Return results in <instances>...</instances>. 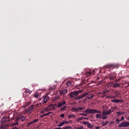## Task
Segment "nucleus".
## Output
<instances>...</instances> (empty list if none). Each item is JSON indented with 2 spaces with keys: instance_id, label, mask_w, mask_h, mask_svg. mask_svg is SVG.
Wrapping results in <instances>:
<instances>
[{
  "instance_id": "obj_1",
  "label": "nucleus",
  "mask_w": 129,
  "mask_h": 129,
  "mask_svg": "<svg viewBox=\"0 0 129 129\" xmlns=\"http://www.w3.org/2000/svg\"><path fill=\"white\" fill-rule=\"evenodd\" d=\"M83 92V90H82L72 92L70 93V97H71V98H74V99H75V97L79 95V93H81V92Z\"/></svg>"
},
{
  "instance_id": "obj_56",
  "label": "nucleus",
  "mask_w": 129,
  "mask_h": 129,
  "mask_svg": "<svg viewBox=\"0 0 129 129\" xmlns=\"http://www.w3.org/2000/svg\"><path fill=\"white\" fill-rule=\"evenodd\" d=\"M54 129H62L61 127H55Z\"/></svg>"
},
{
  "instance_id": "obj_61",
  "label": "nucleus",
  "mask_w": 129,
  "mask_h": 129,
  "mask_svg": "<svg viewBox=\"0 0 129 129\" xmlns=\"http://www.w3.org/2000/svg\"><path fill=\"white\" fill-rule=\"evenodd\" d=\"M113 84V83H111V84L112 85Z\"/></svg>"
},
{
  "instance_id": "obj_13",
  "label": "nucleus",
  "mask_w": 129,
  "mask_h": 129,
  "mask_svg": "<svg viewBox=\"0 0 129 129\" xmlns=\"http://www.w3.org/2000/svg\"><path fill=\"white\" fill-rule=\"evenodd\" d=\"M67 92H68V90L67 89H64L62 91H60V94L61 95L62 94H66V93H67Z\"/></svg>"
},
{
  "instance_id": "obj_43",
  "label": "nucleus",
  "mask_w": 129,
  "mask_h": 129,
  "mask_svg": "<svg viewBox=\"0 0 129 129\" xmlns=\"http://www.w3.org/2000/svg\"><path fill=\"white\" fill-rule=\"evenodd\" d=\"M102 114H103V115H105V114H107V112L106 111H103V112H102Z\"/></svg>"
},
{
  "instance_id": "obj_48",
  "label": "nucleus",
  "mask_w": 129,
  "mask_h": 129,
  "mask_svg": "<svg viewBox=\"0 0 129 129\" xmlns=\"http://www.w3.org/2000/svg\"><path fill=\"white\" fill-rule=\"evenodd\" d=\"M102 82L100 81V82H98V85H101V84H102Z\"/></svg>"
},
{
  "instance_id": "obj_12",
  "label": "nucleus",
  "mask_w": 129,
  "mask_h": 129,
  "mask_svg": "<svg viewBox=\"0 0 129 129\" xmlns=\"http://www.w3.org/2000/svg\"><path fill=\"white\" fill-rule=\"evenodd\" d=\"M108 123H109V121L108 120H106V122L103 121L101 122V124L103 126H106V125H107Z\"/></svg>"
},
{
  "instance_id": "obj_38",
  "label": "nucleus",
  "mask_w": 129,
  "mask_h": 129,
  "mask_svg": "<svg viewBox=\"0 0 129 129\" xmlns=\"http://www.w3.org/2000/svg\"><path fill=\"white\" fill-rule=\"evenodd\" d=\"M120 121H121L120 120H119V119H116V122L117 123V124H118V123H119V122H120Z\"/></svg>"
},
{
  "instance_id": "obj_49",
  "label": "nucleus",
  "mask_w": 129,
  "mask_h": 129,
  "mask_svg": "<svg viewBox=\"0 0 129 129\" xmlns=\"http://www.w3.org/2000/svg\"><path fill=\"white\" fill-rule=\"evenodd\" d=\"M105 96H106V94L105 93H103V95L102 96V97H105Z\"/></svg>"
},
{
  "instance_id": "obj_37",
  "label": "nucleus",
  "mask_w": 129,
  "mask_h": 129,
  "mask_svg": "<svg viewBox=\"0 0 129 129\" xmlns=\"http://www.w3.org/2000/svg\"><path fill=\"white\" fill-rule=\"evenodd\" d=\"M51 113H52V112H49L47 113L44 114L43 115H44V116H47V115H49V114H51Z\"/></svg>"
},
{
  "instance_id": "obj_44",
  "label": "nucleus",
  "mask_w": 129,
  "mask_h": 129,
  "mask_svg": "<svg viewBox=\"0 0 129 129\" xmlns=\"http://www.w3.org/2000/svg\"><path fill=\"white\" fill-rule=\"evenodd\" d=\"M34 97L36 98H38V97H39V95H38L37 93L35 94L34 95Z\"/></svg>"
},
{
  "instance_id": "obj_36",
  "label": "nucleus",
  "mask_w": 129,
  "mask_h": 129,
  "mask_svg": "<svg viewBox=\"0 0 129 129\" xmlns=\"http://www.w3.org/2000/svg\"><path fill=\"white\" fill-rule=\"evenodd\" d=\"M107 118V116L106 115H103L102 117V119H106Z\"/></svg>"
},
{
  "instance_id": "obj_53",
  "label": "nucleus",
  "mask_w": 129,
  "mask_h": 129,
  "mask_svg": "<svg viewBox=\"0 0 129 129\" xmlns=\"http://www.w3.org/2000/svg\"><path fill=\"white\" fill-rule=\"evenodd\" d=\"M95 129H99V128H100V127H99V126H95Z\"/></svg>"
},
{
  "instance_id": "obj_25",
  "label": "nucleus",
  "mask_w": 129,
  "mask_h": 129,
  "mask_svg": "<svg viewBox=\"0 0 129 129\" xmlns=\"http://www.w3.org/2000/svg\"><path fill=\"white\" fill-rule=\"evenodd\" d=\"M31 104V103L30 102H28L26 103L25 105H24V108H26L27 107Z\"/></svg>"
},
{
  "instance_id": "obj_9",
  "label": "nucleus",
  "mask_w": 129,
  "mask_h": 129,
  "mask_svg": "<svg viewBox=\"0 0 129 129\" xmlns=\"http://www.w3.org/2000/svg\"><path fill=\"white\" fill-rule=\"evenodd\" d=\"M27 93H29V94H31V91L29 90H27L23 93V96H24L25 98H28V97L27 96Z\"/></svg>"
},
{
  "instance_id": "obj_8",
  "label": "nucleus",
  "mask_w": 129,
  "mask_h": 129,
  "mask_svg": "<svg viewBox=\"0 0 129 129\" xmlns=\"http://www.w3.org/2000/svg\"><path fill=\"white\" fill-rule=\"evenodd\" d=\"M5 121H6L7 122H8V121H10V118L8 117H4L2 118L1 120V122L3 123L4 122H5Z\"/></svg>"
},
{
  "instance_id": "obj_50",
  "label": "nucleus",
  "mask_w": 129,
  "mask_h": 129,
  "mask_svg": "<svg viewBox=\"0 0 129 129\" xmlns=\"http://www.w3.org/2000/svg\"><path fill=\"white\" fill-rule=\"evenodd\" d=\"M18 124H19V122H16L14 123V125H18Z\"/></svg>"
},
{
  "instance_id": "obj_10",
  "label": "nucleus",
  "mask_w": 129,
  "mask_h": 129,
  "mask_svg": "<svg viewBox=\"0 0 129 129\" xmlns=\"http://www.w3.org/2000/svg\"><path fill=\"white\" fill-rule=\"evenodd\" d=\"M115 66H114V64H107L106 66H105V68H108L109 69H113L115 68Z\"/></svg>"
},
{
  "instance_id": "obj_20",
  "label": "nucleus",
  "mask_w": 129,
  "mask_h": 129,
  "mask_svg": "<svg viewBox=\"0 0 129 129\" xmlns=\"http://www.w3.org/2000/svg\"><path fill=\"white\" fill-rule=\"evenodd\" d=\"M96 118H101V117H102V115L101 114H96Z\"/></svg>"
},
{
  "instance_id": "obj_32",
  "label": "nucleus",
  "mask_w": 129,
  "mask_h": 129,
  "mask_svg": "<svg viewBox=\"0 0 129 129\" xmlns=\"http://www.w3.org/2000/svg\"><path fill=\"white\" fill-rule=\"evenodd\" d=\"M30 111H31V110L29 108L25 110L26 113H28V112H30Z\"/></svg>"
},
{
  "instance_id": "obj_6",
  "label": "nucleus",
  "mask_w": 129,
  "mask_h": 129,
  "mask_svg": "<svg viewBox=\"0 0 129 129\" xmlns=\"http://www.w3.org/2000/svg\"><path fill=\"white\" fill-rule=\"evenodd\" d=\"M82 123H83V124H85V125H87L88 128H93V127H94V124L91 125L90 124V123H89V122H87L86 121H83Z\"/></svg>"
},
{
  "instance_id": "obj_19",
  "label": "nucleus",
  "mask_w": 129,
  "mask_h": 129,
  "mask_svg": "<svg viewBox=\"0 0 129 129\" xmlns=\"http://www.w3.org/2000/svg\"><path fill=\"white\" fill-rule=\"evenodd\" d=\"M65 124V121H63L61 122L59 124L57 125V126L60 127V126H63V125Z\"/></svg>"
},
{
  "instance_id": "obj_21",
  "label": "nucleus",
  "mask_w": 129,
  "mask_h": 129,
  "mask_svg": "<svg viewBox=\"0 0 129 129\" xmlns=\"http://www.w3.org/2000/svg\"><path fill=\"white\" fill-rule=\"evenodd\" d=\"M79 99H82V98H81V95H79L78 96H77V97H75V100H79Z\"/></svg>"
},
{
  "instance_id": "obj_60",
  "label": "nucleus",
  "mask_w": 129,
  "mask_h": 129,
  "mask_svg": "<svg viewBox=\"0 0 129 129\" xmlns=\"http://www.w3.org/2000/svg\"><path fill=\"white\" fill-rule=\"evenodd\" d=\"M119 80H116V82H118Z\"/></svg>"
},
{
  "instance_id": "obj_52",
  "label": "nucleus",
  "mask_w": 129,
  "mask_h": 129,
  "mask_svg": "<svg viewBox=\"0 0 129 129\" xmlns=\"http://www.w3.org/2000/svg\"><path fill=\"white\" fill-rule=\"evenodd\" d=\"M12 129H20L19 127H16V126H14L12 128Z\"/></svg>"
},
{
  "instance_id": "obj_7",
  "label": "nucleus",
  "mask_w": 129,
  "mask_h": 129,
  "mask_svg": "<svg viewBox=\"0 0 129 129\" xmlns=\"http://www.w3.org/2000/svg\"><path fill=\"white\" fill-rule=\"evenodd\" d=\"M65 104H66V101L61 100L59 103H58V105L56 106L57 107H61V106Z\"/></svg>"
},
{
  "instance_id": "obj_35",
  "label": "nucleus",
  "mask_w": 129,
  "mask_h": 129,
  "mask_svg": "<svg viewBox=\"0 0 129 129\" xmlns=\"http://www.w3.org/2000/svg\"><path fill=\"white\" fill-rule=\"evenodd\" d=\"M72 111H73L74 112H76V108H75V107H72Z\"/></svg>"
},
{
  "instance_id": "obj_30",
  "label": "nucleus",
  "mask_w": 129,
  "mask_h": 129,
  "mask_svg": "<svg viewBox=\"0 0 129 129\" xmlns=\"http://www.w3.org/2000/svg\"><path fill=\"white\" fill-rule=\"evenodd\" d=\"M70 128L72 129V126H67L63 128V129H70Z\"/></svg>"
},
{
  "instance_id": "obj_18",
  "label": "nucleus",
  "mask_w": 129,
  "mask_h": 129,
  "mask_svg": "<svg viewBox=\"0 0 129 129\" xmlns=\"http://www.w3.org/2000/svg\"><path fill=\"white\" fill-rule=\"evenodd\" d=\"M48 101V98L47 97H44L42 100V103H46V102Z\"/></svg>"
},
{
  "instance_id": "obj_14",
  "label": "nucleus",
  "mask_w": 129,
  "mask_h": 129,
  "mask_svg": "<svg viewBox=\"0 0 129 129\" xmlns=\"http://www.w3.org/2000/svg\"><path fill=\"white\" fill-rule=\"evenodd\" d=\"M50 106L51 107V109L55 110L56 109V106H57V104H51Z\"/></svg>"
},
{
  "instance_id": "obj_22",
  "label": "nucleus",
  "mask_w": 129,
  "mask_h": 129,
  "mask_svg": "<svg viewBox=\"0 0 129 129\" xmlns=\"http://www.w3.org/2000/svg\"><path fill=\"white\" fill-rule=\"evenodd\" d=\"M116 114L118 115V116H119V115H121V114H123V112L121 111H117Z\"/></svg>"
},
{
  "instance_id": "obj_28",
  "label": "nucleus",
  "mask_w": 129,
  "mask_h": 129,
  "mask_svg": "<svg viewBox=\"0 0 129 129\" xmlns=\"http://www.w3.org/2000/svg\"><path fill=\"white\" fill-rule=\"evenodd\" d=\"M112 110H111V109H109L108 111H106L107 114H110V113H111L112 112Z\"/></svg>"
},
{
  "instance_id": "obj_55",
  "label": "nucleus",
  "mask_w": 129,
  "mask_h": 129,
  "mask_svg": "<svg viewBox=\"0 0 129 129\" xmlns=\"http://www.w3.org/2000/svg\"><path fill=\"white\" fill-rule=\"evenodd\" d=\"M44 112H45V110H44L40 111V113H44Z\"/></svg>"
},
{
  "instance_id": "obj_3",
  "label": "nucleus",
  "mask_w": 129,
  "mask_h": 129,
  "mask_svg": "<svg viewBox=\"0 0 129 129\" xmlns=\"http://www.w3.org/2000/svg\"><path fill=\"white\" fill-rule=\"evenodd\" d=\"M108 78L110 80H114L115 78H116V73L115 72H113L108 75Z\"/></svg>"
},
{
  "instance_id": "obj_23",
  "label": "nucleus",
  "mask_w": 129,
  "mask_h": 129,
  "mask_svg": "<svg viewBox=\"0 0 129 129\" xmlns=\"http://www.w3.org/2000/svg\"><path fill=\"white\" fill-rule=\"evenodd\" d=\"M88 93L87 92L86 93H84V94H82L81 95V98H84V97H85V96H86V95H88Z\"/></svg>"
},
{
  "instance_id": "obj_29",
  "label": "nucleus",
  "mask_w": 129,
  "mask_h": 129,
  "mask_svg": "<svg viewBox=\"0 0 129 129\" xmlns=\"http://www.w3.org/2000/svg\"><path fill=\"white\" fill-rule=\"evenodd\" d=\"M83 118H84L83 116L80 117L77 119V121H79L80 120H82V119H83Z\"/></svg>"
},
{
  "instance_id": "obj_33",
  "label": "nucleus",
  "mask_w": 129,
  "mask_h": 129,
  "mask_svg": "<svg viewBox=\"0 0 129 129\" xmlns=\"http://www.w3.org/2000/svg\"><path fill=\"white\" fill-rule=\"evenodd\" d=\"M6 126L5 124H3L1 126V129H6Z\"/></svg>"
},
{
  "instance_id": "obj_5",
  "label": "nucleus",
  "mask_w": 129,
  "mask_h": 129,
  "mask_svg": "<svg viewBox=\"0 0 129 129\" xmlns=\"http://www.w3.org/2000/svg\"><path fill=\"white\" fill-rule=\"evenodd\" d=\"M127 126H129V122L127 121L119 123L118 125L119 127H127Z\"/></svg>"
},
{
  "instance_id": "obj_42",
  "label": "nucleus",
  "mask_w": 129,
  "mask_h": 129,
  "mask_svg": "<svg viewBox=\"0 0 129 129\" xmlns=\"http://www.w3.org/2000/svg\"><path fill=\"white\" fill-rule=\"evenodd\" d=\"M29 108L30 109V110H32V109L34 108V105H32L30 107H29Z\"/></svg>"
},
{
  "instance_id": "obj_15",
  "label": "nucleus",
  "mask_w": 129,
  "mask_h": 129,
  "mask_svg": "<svg viewBox=\"0 0 129 129\" xmlns=\"http://www.w3.org/2000/svg\"><path fill=\"white\" fill-rule=\"evenodd\" d=\"M119 86H120V85H119V83L114 84L113 86H112V88H116L117 87H119Z\"/></svg>"
},
{
  "instance_id": "obj_47",
  "label": "nucleus",
  "mask_w": 129,
  "mask_h": 129,
  "mask_svg": "<svg viewBox=\"0 0 129 129\" xmlns=\"http://www.w3.org/2000/svg\"><path fill=\"white\" fill-rule=\"evenodd\" d=\"M65 114L64 113L61 114L60 116V117H64Z\"/></svg>"
},
{
  "instance_id": "obj_62",
  "label": "nucleus",
  "mask_w": 129,
  "mask_h": 129,
  "mask_svg": "<svg viewBox=\"0 0 129 129\" xmlns=\"http://www.w3.org/2000/svg\"><path fill=\"white\" fill-rule=\"evenodd\" d=\"M128 120L129 121V117H128Z\"/></svg>"
},
{
  "instance_id": "obj_11",
  "label": "nucleus",
  "mask_w": 129,
  "mask_h": 129,
  "mask_svg": "<svg viewBox=\"0 0 129 129\" xmlns=\"http://www.w3.org/2000/svg\"><path fill=\"white\" fill-rule=\"evenodd\" d=\"M112 102H115V103H118V102H122V100H118V99H113L111 101Z\"/></svg>"
},
{
  "instance_id": "obj_2",
  "label": "nucleus",
  "mask_w": 129,
  "mask_h": 129,
  "mask_svg": "<svg viewBox=\"0 0 129 129\" xmlns=\"http://www.w3.org/2000/svg\"><path fill=\"white\" fill-rule=\"evenodd\" d=\"M84 112L85 113H101V111H98L96 109H89L87 108L85 111Z\"/></svg>"
},
{
  "instance_id": "obj_34",
  "label": "nucleus",
  "mask_w": 129,
  "mask_h": 129,
  "mask_svg": "<svg viewBox=\"0 0 129 129\" xmlns=\"http://www.w3.org/2000/svg\"><path fill=\"white\" fill-rule=\"evenodd\" d=\"M66 106H64V107H62L60 108V111H63V110H64V109H66Z\"/></svg>"
},
{
  "instance_id": "obj_54",
  "label": "nucleus",
  "mask_w": 129,
  "mask_h": 129,
  "mask_svg": "<svg viewBox=\"0 0 129 129\" xmlns=\"http://www.w3.org/2000/svg\"><path fill=\"white\" fill-rule=\"evenodd\" d=\"M44 116H45L44 114H42V115H40V117H41V118H42V117H44Z\"/></svg>"
},
{
  "instance_id": "obj_45",
  "label": "nucleus",
  "mask_w": 129,
  "mask_h": 129,
  "mask_svg": "<svg viewBox=\"0 0 129 129\" xmlns=\"http://www.w3.org/2000/svg\"><path fill=\"white\" fill-rule=\"evenodd\" d=\"M44 110H45V111H50V109H49L48 108H45L44 109Z\"/></svg>"
},
{
  "instance_id": "obj_40",
  "label": "nucleus",
  "mask_w": 129,
  "mask_h": 129,
  "mask_svg": "<svg viewBox=\"0 0 129 129\" xmlns=\"http://www.w3.org/2000/svg\"><path fill=\"white\" fill-rule=\"evenodd\" d=\"M75 129H83V126H80V127H75Z\"/></svg>"
},
{
  "instance_id": "obj_26",
  "label": "nucleus",
  "mask_w": 129,
  "mask_h": 129,
  "mask_svg": "<svg viewBox=\"0 0 129 129\" xmlns=\"http://www.w3.org/2000/svg\"><path fill=\"white\" fill-rule=\"evenodd\" d=\"M26 118V117L22 115L20 117V119L21 120H22V121H24V120H25V119Z\"/></svg>"
},
{
  "instance_id": "obj_16",
  "label": "nucleus",
  "mask_w": 129,
  "mask_h": 129,
  "mask_svg": "<svg viewBox=\"0 0 129 129\" xmlns=\"http://www.w3.org/2000/svg\"><path fill=\"white\" fill-rule=\"evenodd\" d=\"M115 97H119V94H120V93H119V91H116L115 92Z\"/></svg>"
},
{
  "instance_id": "obj_57",
  "label": "nucleus",
  "mask_w": 129,
  "mask_h": 129,
  "mask_svg": "<svg viewBox=\"0 0 129 129\" xmlns=\"http://www.w3.org/2000/svg\"><path fill=\"white\" fill-rule=\"evenodd\" d=\"M67 123H69V122H68L67 121H64V124H67Z\"/></svg>"
},
{
  "instance_id": "obj_51",
  "label": "nucleus",
  "mask_w": 129,
  "mask_h": 129,
  "mask_svg": "<svg viewBox=\"0 0 129 129\" xmlns=\"http://www.w3.org/2000/svg\"><path fill=\"white\" fill-rule=\"evenodd\" d=\"M123 119H124V117H123V116H122L120 120H123Z\"/></svg>"
},
{
  "instance_id": "obj_17",
  "label": "nucleus",
  "mask_w": 129,
  "mask_h": 129,
  "mask_svg": "<svg viewBox=\"0 0 129 129\" xmlns=\"http://www.w3.org/2000/svg\"><path fill=\"white\" fill-rule=\"evenodd\" d=\"M84 109V108L83 107H78V108H76V112H77V111H79V110H82Z\"/></svg>"
},
{
  "instance_id": "obj_4",
  "label": "nucleus",
  "mask_w": 129,
  "mask_h": 129,
  "mask_svg": "<svg viewBox=\"0 0 129 129\" xmlns=\"http://www.w3.org/2000/svg\"><path fill=\"white\" fill-rule=\"evenodd\" d=\"M85 73L86 74V76H87V77H89V76H90L91 74H92L93 75H94V74L95 73V70L93 71V72H92L91 70L87 69L85 71Z\"/></svg>"
},
{
  "instance_id": "obj_46",
  "label": "nucleus",
  "mask_w": 129,
  "mask_h": 129,
  "mask_svg": "<svg viewBox=\"0 0 129 129\" xmlns=\"http://www.w3.org/2000/svg\"><path fill=\"white\" fill-rule=\"evenodd\" d=\"M75 117V116L74 115H71L69 116V118H71V117Z\"/></svg>"
},
{
  "instance_id": "obj_41",
  "label": "nucleus",
  "mask_w": 129,
  "mask_h": 129,
  "mask_svg": "<svg viewBox=\"0 0 129 129\" xmlns=\"http://www.w3.org/2000/svg\"><path fill=\"white\" fill-rule=\"evenodd\" d=\"M80 115H83L84 116H87V114L85 113H80Z\"/></svg>"
},
{
  "instance_id": "obj_39",
  "label": "nucleus",
  "mask_w": 129,
  "mask_h": 129,
  "mask_svg": "<svg viewBox=\"0 0 129 129\" xmlns=\"http://www.w3.org/2000/svg\"><path fill=\"white\" fill-rule=\"evenodd\" d=\"M31 124H33V122L32 121H31L30 122H28L27 123V126H30L31 125Z\"/></svg>"
},
{
  "instance_id": "obj_27",
  "label": "nucleus",
  "mask_w": 129,
  "mask_h": 129,
  "mask_svg": "<svg viewBox=\"0 0 129 129\" xmlns=\"http://www.w3.org/2000/svg\"><path fill=\"white\" fill-rule=\"evenodd\" d=\"M88 98V99H93V95H92V94L89 95Z\"/></svg>"
},
{
  "instance_id": "obj_24",
  "label": "nucleus",
  "mask_w": 129,
  "mask_h": 129,
  "mask_svg": "<svg viewBox=\"0 0 129 129\" xmlns=\"http://www.w3.org/2000/svg\"><path fill=\"white\" fill-rule=\"evenodd\" d=\"M66 84H67V86H70V85H71V84H72V82H71V81H68L66 83Z\"/></svg>"
},
{
  "instance_id": "obj_31",
  "label": "nucleus",
  "mask_w": 129,
  "mask_h": 129,
  "mask_svg": "<svg viewBox=\"0 0 129 129\" xmlns=\"http://www.w3.org/2000/svg\"><path fill=\"white\" fill-rule=\"evenodd\" d=\"M38 121H39L38 119H35L32 121V123H35V122H38Z\"/></svg>"
},
{
  "instance_id": "obj_59",
  "label": "nucleus",
  "mask_w": 129,
  "mask_h": 129,
  "mask_svg": "<svg viewBox=\"0 0 129 129\" xmlns=\"http://www.w3.org/2000/svg\"><path fill=\"white\" fill-rule=\"evenodd\" d=\"M84 119H88V118L86 117H84Z\"/></svg>"
},
{
  "instance_id": "obj_58",
  "label": "nucleus",
  "mask_w": 129,
  "mask_h": 129,
  "mask_svg": "<svg viewBox=\"0 0 129 129\" xmlns=\"http://www.w3.org/2000/svg\"><path fill=\"white\" fill-rule=\"evenodd\" d=\"M116 97L115 96H111L110 97V98H115Z\"/></svg>"
}]
</instances>
